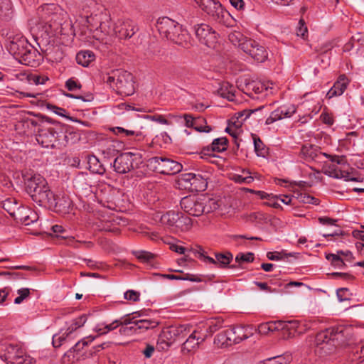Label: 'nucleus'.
I'll return each instance as SVG.
<instances>
[{"label":"nucleus","mask_w":364,"mask_h":364,"mask_svg":"<svg viewBox=\"0 0 364 364\" xmlns=\"http://www.w3.org/2000/svg\"><path fill=\"white\" fill-rule=\"evenodd\" d=\"M254 254L252 252H247L246 254L239 253L235 257V261L240 264L244 262H252L254 261Z\"/></svg>","instance_id":"864d4df0"},{"label":"nucleus","mask_w":364,"mask_h":364,"mask_svg":"<svg viewBox=\"0 0 364 364\" xmlns=\"http://www.w3.org/2000/svg\"><path fill=\"white\" fill-rule=\"evenodd\" d=\"M80 138V134L73 127L67 125L66 134H65L63 139H60V144L63 146L73 144L79 141Z\"/></svg>","instance_id":"473e14b6"},{"label":"nucleus","mask_w":364,"mask_h":364,"mask_svg":"<svg viewBox=\"0 0 364 364\" xmlns=\"http://www.w3.org/2000/svg\"><path fill=\"white\" fill-rule=\"evenodd\" d=\"M287 323H288V325H287V330H294L299 334L303 333L306 329L304 328V325L303 323L296 320L287 321Z\"/></svg>","instance_id":"49530a36"},{"label":"nucleus","mask_w":364,"mask_h":364,"mask_svg":"<svg viewBox=\"0 0 364 364\" xmlns=\"http://www.w3.org/2000/svg\"><path fill=\"white\" fill-rule=\"evenodd\" d=\"M26 190L32 200L40 206L54 207L58 211L67 212L72 201L68 196L61 198L50 189L46 180L40 174H33L25 179Z\"/></svg>","instance_id":"f03ea898"},{"label":"nucleus","mask_w":364,"mask_h":364,"mask_svg":"<svg viewBox=\"0 0 364 364\" xmlns=\"http://www.w3.org/2000/svg\"><path fill=\"white\" fill-rule=\"evenodd\" d=\"M124 296L127 300L137 301L139 300L140 294L134 290H128L124 293Z\"/></svg>","instance_id":"69168bd1"},{"label":"nucleus","mask_w":364,"mask_h":364,"mask_svg":"<svg viewBox=\"0 0 364 364\" xmlns=\"http://www.w3.org/2000/svg\"><path fill=\"white\" fill-rule=\"evenodd\" d=\"M205 200L203 197L188 196L180 201L181 208L192 216L198 217L205 213Z\"/></svg>","instance_id":"6e6552de"},{"label":"nucleus","mask_w":364,"mask_h":364,"mask_svg":"<svg viewBox=\"0 0 364 364\" xmlns=\"http://www.w3.org/2000/svg\"><path fill=\"white\" fill-rule=\"evenodd\" d=\"M243 36V35L238 31L231 32L228 34V40L231 43H232L235 46H238L241 49L240 44L242 43V41L245 40H248Z\"/></svg>","instance_id":"79ce46f5"},{"label":"nucleus","mask_w":364,"mask_h":364,"mask_svg":"<svg viewBox=\"0 0 364 364\" xmlns=\"http://www.w3.org/2000/svg\"><path fill=\"white\" fill-rule=\"evenodd\" d=\"M102 12L91 15L90 16H85L83 18L84 25L91 31L93 32V37L96 39H100L101 36L99 33V25L102 21Z\"/></svg>","instance_id":"5701e85b"},{"label":"nucleus","mask_w":364,"mask_h":364,"mask_svg":"<svg viewBox=\"0 0 364 364\" xmlns=\"http://www.w3.org/2000/svg\"><path fill=\"white\" fill-rule=\"evenodd\" d=\"M195 1L209 15L214 16L215 13L221 9V4L215 0H195Z\"/></svg>","instance_id":"7c9ffc66"},{"label":"nucleus","mask_w":364,"mask_h":364,"mask_svg":"<svg viewBox=\"0 0 364 364\" xmlns=\"http://www.w3.org/2000/svg\"><path fill=\"white\" fill-rule=\"evenodd\" d=\"M194 123V129L198 132L208 133L212 130L203 117H196Z\"/></svg>","instance_id":"c03bdc74"},{"label":"nucleus","mask_w":364,"mask_h":364,"mask_svg":"<svg viewBox=\"0 0 364 364\" xmlns=\"http://www.w3.org/2000/svg\"><path fill=\"white\" fill-rule=\"evenodd\" d=\"M17 200L14 198H9L6 200H3L1 203L2 208L6 210L9 214L11 212L14 213V208L16 207V204L17 203Z\"/></svg>","instance_id":"09e8293b"},{"label":"nucleus","mask_w":364,"mask_h":364,"mask_svg":"<svg viewBox=\"0 0 364 364\" xmlns=\"http://www.w3.org/2000/svg\"><path fill=\"white\" fill-rule=\"evenodd\" d=\"M217 264H219L220 267H225L230 264L232 259V255L230 253L222 254L218 253L215 255Z\"/></svg>","instance_id":"a18cd8bd"},{"label":"nucleus","mask_w":364,"mask_h":364,"mask_svg":"<svg viewBox=\"0 0 364 364\" xmlns=\"http://www.w3.org/2000/svg\"><path fill=\"white\" fill-rule=\"evenodd\" d=\"M111 130L116 135H119V134H124L127 136H139V135H141V132H139V131L126 129H124V128L119 127H113V128H112Z\"/></svg>","instance_id":"3c124183"},{"label":"nucleus","mask_w":364,"mask_h":364,"mask_svg":"<svg viewBox=\"0 0 364 364\" xmlns=\"http://www.w3.org/2000/svg\"><path fill=\"white\" fill-rule=\"evenodd\" d=\"M296 107L294 105H284L272 112L269 117L265 121L266 124H271L285 117H290L296 112Z\"/></svg>","instance_id":"dca6fc26"},{"label":"nucleus","mask_w":364,"mask_h":364,"mask_svg":"<svg viewBox=\"0 0 364 364\" xmlns=\"http://www.w3.org/2000/svg\"><path fill=\"white\" fill-rule=\"evenodd\" d=\"M326 258L331 262L333 266L340 269H343L346 266L343 259L338 255L332 253L326 254Z\"/></svg>","instance_id":"a19ab883"},{"label":"nucleus","mask_w":364,"mask_h":364,"mask_svg":"<svg viewBox=\"0 0 364 364\" xmlns=\"http://www.w3.org/2000/svg\"><path fill=\"white\" fill-rule=\"evenodd\" d=\"M11 9V2L9 0H0V16H6L7 12Z\"/></svg>","instance_id":"0e129e2a"},{"label":"nucleus","mask_w":364,"mask_h":364,"mask_svg":"<svg viewBox=\"0 0 364 364\" xmlns=\"http://www.w3.org/2000/svg\"><path fill=\"white\" fill-rule=\"evenodd\" d=\"M136 159V155L131 152L120 154L114 161L113 167L114 171L121 174L129 172L135 168L134 164Z\"/></svg>","instance_id":"9b49d317"},{"label":"nucleus","mask_w":364,"mask_h":364,"mask_svg":"<svg viewBox=\"0 0 364 364\" xmlns=\"http://www.w3.org/2000/svg\"><path fill=\"white\" fill-rule=\"evenodd\" d=\"M208 177L202 173H187L181 175V181L184 182L186 188L191 191H204L208 186Z\"/></svg>","instance_id":"9d476101"},{"label":"nucleus","mask_w":364,"mask_h":364,"mask_svg":"<svg viewBox=\"0 0 364 364\" xmlns=\"http://www.w3.org/2000/svg\"><path fill=\"white\" fill-rule=\"evenodd\" d=\"M137 31L136 24L130 19H119L115 23L114 36L120 40L129 39Z\"/></svg>","instance_id":"f8f14e48"},{"label":"nucleus","mask_w":364,"mask_h":364,"mask_svg":"<svg viewBox=\"0 0 364 364\" xmlns=\"http://www.w3.org/2000/svg\"><path fill=\"white\" fill-rule=\"evenodd\" d=\"M23 349L18 344L4 343L0 346V358L7 363L11 364Z\"/></svg>","instance_id":"f3484780"},{"label":"nucleus","mask_w":364,"mask_h":364,"mask_svg":"<svg viewBox=\"0 0 364 364\" xmlns=\"http://www.w3.org/2000/svg\"><path fill=\"white\" fill-rule=\"evenodd\" d=\"M70 338V337L66 336V331L62 336L54 335L53 336L52 341L53 346L55 348H58L62 345L64 341H65L66 339H69Z\"/></svg>","instance_id":"680f3d73"},{"label":"nucleus","mask_w":364,"mask_h":364,"mask_svg":"<svg viewBox=\"0 0 364 364\" xmlns=\"http://www.w3.org/2000/svg\"><path fill=\"white\" fill-rule=\"evenodd\" d=\"M102 21L99 25V33L101 38L99 40H104L107 36H114L115 23L112 25L110 15L106 12L102 14Z\"/></svg>","instance_id":"393cba45"},{"label":"nucleus","mask_w":364,"mask_h":364,"mask_svg":"<svg viewBox=\"0 0 364 364\" xmlns=\"http://www.w3.org/2000/svg\"><path fill=\"white\" fill-rule=\"evenodd\" d=\"M38 220L37 213L32 209L24 207L21 210L17 211L15 215V220L20 222L25 225H28Z\"/></svg>","instance_id":"b1692460"},{"label":"nucleus","mask_w":364,"mask_h":364,"mask_svg":"<svg viewBox=\"0 0 364 364\" xmlns=\"http://www.w3.org/2000/svg\"><path fill=\"white\" fill-rule=\"evenodd\" d=\"M205 341V337L198 335L196 331H193L188 338L183 343L182 351L183 353H190L196 349L199 345Z\"/></svg>","instance_id":"a878e982"},{"label":"nucleus","mask_w":364,"mask_h":364,"mask_svg":"<svg viewBox=\"0 0 364 364\" xmlns=\"http://www.w3.org/2000/svg\"><path fill=\"white\" fill-rule=\"evenodd\" d=\"M258 331L261 334H267L269 332H273L272 324L271 323V321L263 323L259 325Z\"/></svg>","instance_id":"774afa93"},{"label":"nucleus","mask_w":364,"mask_h":364,"mask_svg":"<svg viewBox=\"0 0 364 364\" xmlns=\"http://www.w3.org/2000/svg\"><path fill=\"white\" fill-rule=\"evenodd\" d=\"M160 223L162 225L173 230H188L192 227V220L181 212L169 210L161 215Z\"/></svg>","instance_id":"0eeeda50"},{"label":"nucleus","mask_w":364,"mask_h":364,"mask_svg":"<svg viewBox=\"0 0 364 364\" xmlns=\"http://www.w3.org/2000/svg\"><path fill=\"white\" fill-rule=\"evenodd\" d=\"M65 87L69 91H75L81 88V84L77 80L70 78L66 81Z\"/></svg>","instance_id":"052dcab7"},{"label":"nucleus","mask_w":364,"mask_h":364,"mask_svg":"<svg viewBox=\"0 0 364 364\" xmlns=\"http://www.w3.org/2000/svg\"><path fill=\"white\" fill-rule=\"evenodd\" d=\"M194 13L189 14L187 21L193 25V29L199 42L208 48H215L218 42L216 32L206 23H198Z\"/></svg>","instance_id":"423d86ee"},{"label":"nucleus","mask_w":364,"mask_h":364,"mask_svg":"<svg viewBox=\"0 0 364 364\" xmlns=\"http://www.w3.org/2000/svg\"><path fill=\"white\" fill-rule=\"evenodd\" d=\"M48 80V77L39 75H31L28 78V80L35 85H43Z\"/></svg>","instance_id":"e2e57ef3"},{"label":"nucleus","mask_w":364,"mask_h":364,"mask_svg":"<svg viewBox=\"0 0 364 364\" xmlns=\"http://www.w3.org/2000/svg\"><path fill=\"white\" fill-rule=\"evenodd\" d=\"M333 333L331 334L333 350L337 346L348 345L351 341L352 328L350 327L338 326L331 328Z\"/></svg>","instance_id":"ddd939ff"},{"label":"nucleus","mask_w":364,"mask_h":364,"mask_svg":"<svg viewBox=\"0 0 364 364\" xmlns=\"http://www.w3.org/2000/svg\"><path fill=\"white\" fill-rule=\"evenodd\" d=\"M121 320L116 319L109 324H98L95 327V331L97 332L99 335L106 334L108 332L116 329L118 326H121Z\"/></svg>","instance_id":"c9c22d12"},{"label":"nucleus","mask_w":364,"mask_h":364,"mask_svg":"<svg viewBox=\"0 0 364 364\" xmlns=\"http://www.w3.org/2000/svg\"><path fill=\"white\" fill-rule=\"evenodd\" d=\"M220 205L218 202L213 198L208 199V202L205 200V213H209L218 209Z\"/></svg>","instance_id":"6e6d98bb"},{"label":"nucleus","mask_w":364,"mask_h":364,"mask_svg":"<svg viewBox=\"0 0 364 364\" xmlns=\"http://www.w3.org/2000/svg\"><path fill=\"white\" fill-rule=\"evenodd\" d=\"M239 338H236L235 333L232 328L225 330L223 331L220 332L216 335L214 342L218 346L221 347L223 346H229L232 344L239 343Z\"/></svg>","instance_id":"aec40b11"},{"label":"nucleus","mask_w":364,"mask_h":364,"mask_svg":"<svg viewBox=\"0 0 364 364\" xmlns=\"http://www.w3.org/2000/svg\"><path fill=\"white\" fill-rule=\"evenodd\" d=\"M191 332V326L189 324H184L176 326H171L164 331L163 336L160 338L164 337L167 339H173V341L183 338Z\"/></svg>","instance_id":"a211bd4d"},{"label":"nucleus","mask_w":364,"mask_h":364,"mask_svg":"<svg viewBox=\"0 0 364 364\" xmlns=\"http://www.w3.org/2000/svg\"><path fill=\"white\" fill-rule=\"evenodd\" d=\"M163 160V156L152 157L148 160L147 166L152 171L161 173Z\"/></svg>","instance_id":"58836bf2"},{"label":"nucleus","mask_w":364,"mask_h":364,"mask_svg":"<svg viewBox=\"0 0 364 364\" xmlns=\"http://www.w3.org/2000/svg\"><path fill=\"white\" fill-rule=\"evenodd\" d=\"M264 107H260L258 109H245L240 112H238L237 118L241 119L242 121H245L247 119H248L251 116V114L256 113L257 112L261 110Z\"/></svg>","instance_id":"13d9d810"},{"label":"nucleus","mask_w":364,"mask_h":364,"mask_svg":"<svg viewBox=\"0 0 364 364\" xmlns=\"http://www.w3.org/2000/svg\"><path fill=\"white\" fill-rule=\"evenodd\" d=\"M348 84L349 80L348 78L344 75H340L337 81L334 82L333 87L327 92L326 97L330 99L333 97L341 96L346 90Z\"/></svg>","instance_id":"bb28decb"},{"label":"nucleus","mask_w":364,"mask_h":364,"mask_svg":"<svg viewBox=\"0 0 364 364\" xmlns=\"http://www.w3.org/2000/svg\"><path fill=\"white\" fill-rule=\"evenodd\" d=\"M39 21L36 29L42 38H60L63 40L75 36L68 14L55 4H44L38 8Z\"/></svg>","instance_id":"f257e3e1"},{"label":"nucleus","mask_w":364,"mask_h":364,"mask_svg":"<svg viewBox=\"0 0 364 364\" xmlns=\"http://www.w3.org/2000/svg\"><path fill=\"white\" fill-rule=\"evenodd\" d=\"M333 333L331 331V328H327L318 333L315 338V344L316 346L320 348L321 350L325 353H331L333 351L331 334Z\"/></svg>","instance_id":"6ab92c4d"},{"label":"nucleus","mask_w":364,"mask_h":364,"mask_svg":"<svg viewBox=\"0 0 364 364\" xmlns=\"http://www.w3.org/2000/svg\"><path fill=\"white\" fill-rule=\"evenodd\" d=\"M228 139L225 137H220L215 139L210 146H208L206 147H204L201 151V154L203 156L202 158L204 157V156H210L212 152L217 151V152H222L227 149L228 146Z\"/></svg>","instance_id":"cd10ccee"},{"label":"nucleus","mask_w":364,"mask_h":364,"mask_svg":"<svg viewBox=\"0 0 364 364\" xmlns=\"http://www.w3.org/2000/svg\"><path fill=\"white\" fill-rule=\"evenodd\" d=\"M236 90L232 85L229 82H223L218 90V94L223 98L228 99L229 101H233L235 97Z\"/></svg>","instance_id":"72a5a7b5"},{"label":"nucleus","mask_w":364,"mask_h":364,"mask_svg":"<svg viewBox=\"0 0 364 364\" xmlns=\"http://www.w3.org/2000/svg\"><path fill=\"white\" fill-rule=\"evenodd\" d=\"M135 257L144 263H146L151 266L154 265V260L155 255L146 251H136L134 252Z\"/></svg>","instance_id":"4c0bfd02"},{"label":"nucleus","mask_w":364,"mask_h":364,"mask_svg":"<svg viewBox=\"0 0 364 364\" xmlns=\"http://www.w3.org/2000/svg\"><path fill=\"white\" fill-rule=\"evenodd\" d=\"M87 321L86 315H82L73 321L72 324L66 330V336L71 337L73 333L77 328L82 327Z\"/></svg>","instance_id":"e433bc0d"},{"label":"nucleus","mask_w":364,"mask_h":364,"mask_svg":"<svg viewBox=\"0 0 364 364\" xmlns=\"http://www.w3.org/2000/svg\"><path fill=\"white\" fill-rule=\"evenodd\" d=\"M18 296L14 299V303L16 304H21L24 299L30 295V289L28 288H21L17 291Z\"/></svg>","instance_id":"603ef678"},{"label":"nucleus","mask_w":364,"mask_h":364,"mask_svg":"<svg viewBox=\"0 0 364 364\" xmlns=\"http://www.w3.org/2000/svg\"><path fill=\"white\" fill-rule=\"evenodd\" d=\"M31 45L25 38H18L11 42L9 51L18 60Z\"/></svg>","instance_id":"412c9836"},{"label":"nucleus","mask_w":364,"mask_h":364,"mask_svg":"<svg viewBox=\"0 0 364 364\" xmlns=\"http://www.w3.org/2000/svg\"><path fill=\"white\" fill-rule=\"evenodd\" d=\"M296 200H298L299 202L303 203H307V204H318V199L309 196L308 194L304 193L300 194L298 198H296Z\"/></svg>","instance_id":"5fc2aeb1"},{"label":"nucleus","mask_w":364,"mask_h":364,"mask_svg":"<svg viewBox=\"0 0 364 364\" xmlns=\"http://www.w3.org/2000/svg\"><path fill=\"white\" fill-rule=\"evenodd\" d=\"M195 255L198 258H200V259L203 258L204 259V261L206 262L211 263V264H217L216 257L214 259L210 257L205 256L204 255V251L201 247H199L198 250H195Z\"/></svg>","instance_id":"bf43d9fd"},{"label":"nucleus","mask_w":364,"mask_h":364,"mask_svg":"<svg viewBox=\"0 0 364 364\" xmlns=\"http://www.w3.org/2000/svg\"><path fill=\"white\" fill-rule=\"evenodd\" d=\"M161 164V174L164 175H174L179 173L183 168L180 163L167 157H164L163 163Z\"/></svg>","instance_id":"c756f323"},{"label":"nucleus","mask_w":364,"mask_h":364,"mask_svg":"<svg viewBox=\"0 0 364 364\" xmlns=\"http://www.w3.org/2000/svg\"><path fill=\"white\" fill-rule=\"evenodd\" d=\"M87 164L90 171L94 173L103 174L105 172V168L100 163L99 159L95 156H91L88 157Z\"/></svg>","instance_id":"f704fd0d"},{"label":"nucleus","mask_w":364,"mask_h":364,"mask_svg":"<svg viewBox=\"0 0 364 364\" xmlns=\"http://www.w3.org/2000/svg\"><path fill=\"white\" fill-rule=\"evenodd\" d=\"M233 330L236 338H239L240 342L248 338V336L245 333V328L244 327H237L232 328Z\"/></svg>","instance_id":"338daca9"},{"label":"nucleus","mask_w":364,"mask_h":364,"mask_svg":"<svg viewBox=\"0 0 364 364\" xmlns=\"http://www.w3.org/2000/svg\"><path fill=\"white\" fill-rule=\"evenodd\" d=\"M102 80L119 94L130 96L134 92L133 75L123 70H113L102 76Z\"/></svg>","instance_id":"20e7f679"},{"label":"nucleus","mask_w":364,"mask_h":364,"mask_svg":"<svg viewBox=\"0 0 364 364\" xmlns=\"http://www.w3.org/2000/svg\"><path fill=\"white\" fill-rule=\"evenodd\" d=\"M59 128L43 127L39 129L36 135V140L39 144L46 148H55L56 138L54 136L53 132L59 131Z\"/></svg>","instance_id":"2eb2a0df"},{"label":"nucleus","mask_w":364,"mask_h":364,"mask_svg":"<svg viewBox=\"0 0 364 364\" xmlns=\"http://www.w3.org/2000/svg\"><path fill=\"white\" fill-rule=\"evenodd\" d=\"M159 325V322L153 319L136 320L132 326H130L134 333H141L149 329L154 328Z\"/></svg>","instance_id":"c85d7f7f"},{"label":"nucleus","mask_w":364,"mask_h":364,"mask_svg":"<svg viewBox=\"0 0 364 364\" xmlns=\"http://www.w3.org/2000/svg\"><path fill=\"white\" fill-rule=\"evenodd\" d=\"M238 87L252 98L256 97L255 95L260 94L267 90L261 82L247 78L242 80L238 85Z\"/></svg>","instance_id":"4468645a"},{"label":"nucleus","mask_w":364,"mask_h":364,"mask_svg":"<svg viewBox=\"0 0 364 364\" xmlns=\"http://www.w3.org/2000/svg\"><path fill=\"white\" fill-rule=\"evenodd\" d=\"M323 155L333 162V164L324 166V174L334 178L343 179L346 181H357V179L350 177L349 172L345 169L346 166H348V164L344 156H332L326 153H323Z\"/></svg>","instance_id":"39448f33"},{"label":"nucleus","mask_w":364,"mask_h":364,"mask_svg":"<svg viewBox=\"0 0 364 364\" xmlns=\"http://www.w3.org/2000/svg\"><path fill=\"white\" fill-rule=\"evenodd\" d=\"M95 55L92 50H80L76 55V62L83 67H87L91 63L95 61Z\"/></svg>","instance_id":"2f4dec72"},{"label":"nucleus","mask_w":364,"mask_h":364,"mask_svg":"<svg viewBox=\"0 0 364 364\" xmlns=\"http://www.w3.org/2000/svg\"><path fill=\"white\" fill-rule=\"evenodd\" d=\"M156 27L162 38L184 48L193 46V41L188 31L173 19L166 16L159 18Z\"/></svg>","instance_id":"7ed1b4c3"},{"label":"nucleus","mask_w":364,"mask_h":364,"mask_svg":"<svg viewBox=\"0 0 364 364\" xmlns=\"http://www.w3.org/2000/svg\"><path fill=\"white\" fill-rule=\"evenodd\" d=\"M41 60V53L32 45L28 46L25 54L18 60V61L24 65L35 67L39 64Z\"/></svg>","instance_id":"4be33fe9"},{"label":"nucleus","mask_w":364,"mask_h":364,"mask_svg":"<svg viewBox=\"0 0 364 364\" xmlns=\"http://www.w3.org/2000/svg\"><path fill=\"white\" fill-rule=\"evenodd\" d=\"M248 174H250V172L243 170L242 175L236 174L233 176V179L238 183H250L253 181V178Z\"/></svg>","instance_id":"8fccbe9b"},{"label":"nucleus","mask_w":364,"mask_h":364,"mask_svg":"<svg viewBox=\"0 0 364 364\" xmlns=\"http://www.w3.org/2000/svg\"><path fill=\"white\" fill-rule=\"evenodd\" d=\"M240 46L241 50L257 62L262 63L268 57L265 47L255 40H245Z\"/></svg>","instance_id":"1a4fd4ad"},{"label":"nucleus","mask_w":364,"mask_h":364,"mask_svg":"<svg viewBox=\"0 0 364 364\" xmlns=\"http://www.w3.org/2000/svg\"><path fill=\"white\" fill-rule=\"evenodd\" d=\"M53 127L59 128V131L53 132L54 136L56 138V147H61L62 146L60 144V139H63L65 134H66L67 125L60 122H55Z\"/></svg>","instance_id":"ea45409f"},{"label":"nucleus","mask_w":364,"mask_h":364,"mask_svg":"<svg viewBox=\"0 0 364 364\" xmlns=\"http://www.w3.org/2000/svg\"><path fill=\"white\" fill-rule=\"evenodd\" d=\"M34 359L28 355L25 350H22V354L18 355L11 364H33Z\"/></svg>","instance_id":"de8ad7c7"},{"label":"nucleus","mask_w":364,"mask_h":364,"mask_svg":"<svg viewBox=\"0 0 364 364\" xmlns=\"http://www.w3.org/2000/svg\"><path fill=\"white\" fill-rule=\"evenodd\" d=\"M95 338V336H88L82 338L81 341L77 342L75 345L67 353H65V355L68 354V356H70V353H71L73 350L74 352L80 351L84 346H87L89 343L92 342Z\"/></svg>","instance_id":"37998d69"},{"label":"nucleus","mask_w":364,"mask_h":364,"mask_svg":"<svg viewBox=\"0 0 364 364\" xmlns=\"http://www.w3.org/2000/svg\"><path fill=\"white\" fill-rule=\"evenodd\" d=\"M267 257L270 260H281L287 258V254L285 252H267Z\"/></svg>","instance_id":"4d7b16f0"}]
</instances>
